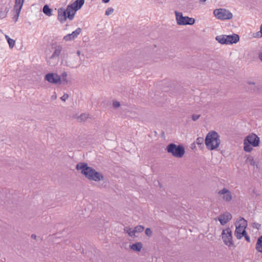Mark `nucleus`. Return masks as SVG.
<instances>
[{
	"label": "nucleus",
	"mask_w": 262,
	"mask_h": 262,
	"mask_svg": "<svg viewBox=\"0 0 262 262\" xmlns=\"http://www.w3.org/2000/svg\"><path fill=\"white\" fill-rule=\"evenodd\" d=\"M258 57L260 61H262V52L259 54Z\"/></svg>",
	"instance_id": "79ce46f5"
},
{
	"label": "nucleus",
	"mask_w": 262,
	"mask_h": 262,
	"mask_svg": "<svg viewBox=\"0 0 262 262\" xmlns=\"http://www.w3.org/2000/svg\"><path fill=\"white\" fill-rule=\"evenodd\" d=\"M120 105V102L117 101H115L113 102V106L114 108H117Z\"/></svg>",
	"instance_id": "e433bc0d"
},
{
	"label": "nucleus",
	"mask_w": 262,
	"mask_h": 262,
	"mask_svg": "<svg viewBox=\"0 0 262 262\" xmlns=\"http://www.w3.org/2000/svg\"><path fill=\"white\" fill-rule=\"evenodd\" d=\"M84 0H76L73 3L69 5L65 9L60 8L58 9L57 19L61 24H63L67 19L72 20L74 19L75 13L83 6Z\"/></svg>",
	"instance_id": "f257e3e1"
},
{
	"label": "nucleus",
	"mask_w": 262,
	"mask_h": 262,
	"mask_svg": "<svg viewBox=\"0 0 262 262\" xmlns=\"http://www.w3.org/2000/svg\"><path fill=\"white\" fill-rule=\"evenodd\" d=\"M239 222L241 223L238 226H236L235 230V235L237 239H241L242 238L241 232L242 231L245 229L247 225V221L243 217H242Z\"/></svg>",
	"instance_id": "ddd939ff"
},
{
	"label": "nucleus",
	"mask_w": 262,
	"mask_h": 262,
	"mask_svg": "<svg viewBox=\"0 0 262 262\" xmlns=\"http://www.w3.org/2000/svg\"><path fill=\"white\" fill-rule=\"evenodd\" d=\"M232 219L231 214L229 212H226L219 216L218 220L222 225H225L229 220Z\"/></svg>",
	"instance_id": "dca6fc26"
},
{
	"label": "nucleus",
	"mask_w": 262,
	"mask_h": 262,
	"mask_svg": "<svg viewBox=\"0 0 262 262\" xmlns=\"http://www.w3.org/2000/svg\"><path fill=\"white\" fill-rule=\"evenodd\" d=\"M82 57L83 58H84V55H83V54H82Z\"/></svg>",
	"instance_id": "8fccbe9b"
},
{
	"label": "nucleus",
	"mask_w": 262,
	"mask_h": 262,
	"mask_svg": "<svg viewBox=\"0 0 262 262\" xmlns=\"http://www.w3.org/2000/svg\"><path fill=\"white\" fill-rule=\"evenodd\" d=\"M244 141L247 143L251 144L253 147L259 146L260 140L259 138L255 134H251L247 136Z\"/></svg>",
	"instance_id": "9b49d317"
},
{
	"label": "nucleus",
	"mask_w": 262,
	"mask_h": 262,
	"mask_svg": "<svg viewBox=\"0 0 262 262\" xmlns=\"http://www.w3.org/2000/svg\"><path fill=\"white\" fill-rule=\"evenodd\" d=\"M205 142L208 149L210 150L215 149L219 147L221 143L220 136L217 132L210 131L207 134Z\"/></svg>",
	"instance_id": "7ed1b4c3"
},
{
	"label": "nucleus",
	"mask_w": 262,
	"mask_h": 262,
	"mask_svg": "<svg viewBox=\"0 0 262 262\" xmlns=\"http://www.w3.org/2000/svg\"><path fill=\"white\" fill-rule=\"evenodd\" d=\"M248 83L249 85H252L251 86V88H253V90L254 91H260V90H261L262 89V86H261V85L258 84H256L254 82L248 81Z\"/></svg>",
	"instance_id": "412c9836"
},
{
	"label": "nucleus",
	"mask_w": 262,
	"mask_h": 262,
	"mask_svg": "<svg viewBox=\"0 0 262 262\" xmlns=\"http://www.w3.org/2000/svg\"><path fill=\"white\" fill-rule=\"evenodd\" d=\"M260 29L261 30V34H262V24L260 26Z\"/></svg>",
	"instance_id": "09e8293b"
},
{
	"label": "nucleus",
	"mask_w": 262,
	"mask_h": 262,
	"mask_svg": "<svg viewBox=\"0 0 262 262\" xmlns=\"http://www.w3.org/2000/svg\"><path fill=\"white\" fill-rule=\"evenodd\" d=\"M62 51V47L61 46H57L54 49L52 55L49 57L47 62L51 66H55L59 61V56Z\"/></svg>",
	"instance_id": "0eeeda50"
},
{
	"label": "nucleus",
	"mask_w": 262,
	"mask_h": 262,
	"mask_svg": "<svg viewBox=\"0 0 262 262\" xmlns=\"http://www.w3.org/2000/svg\"><path fill=\"white\" fill-rule=\"evenodd\" d=\"M110 0H102V2L103 3H107L108 2H109Z\"/></svg>",
	"instance_id": "a18cd8bd"
},
{
	"label": "nucleus",
	"mask_w": 262,
	"mask_h": 262,
	"mask_svg": "<svg viewBox=\"0 0 262 262\" xmlns=\"http://www.w3.org/2000/svg\"><path fill=\"white\" fill-rule=\"evenodd\" d=\"M245 239L249 243L250 242V237L247 235L245 236Z\"/></svg>",
	"instance_id": "a19ab883"
},
{
	"label": "nucleus",
	"mask_w": 262,
	"mask_h": 262,
	"mask_svg": "<svg viewBox=\"0 0 262 262\" xmlns=\"http://www.w3.org/2000/svg\"><path fill=\"white\" fill-rule=\"evenodd\" d=\"M253 37L255 38H260L262 37V34H261V30L253 34Z\"/></svg>",
	"instance_id": "2f4dec72"
},
{
	"label": "nucleus",
	"mask_w": 262,
	"mask_h": 262,
	"mask_svg": "<svg viewBox=\"0 0 262 262\" xmlns=\"http://www.w3.org/2000/svg\"><path fill=\"white\" fill-rule=\"evenodd\" d=\"M215 39L221 44L231 45L237 43L239 40V37L236 34L230 35H221L216 36Z\"/></svg>",
	"instance_id": "39448f33"
},
{
	"label": "nucleus",
	"mask_w": 262,
	"mask_h": 262,
	"mask_svg": "<svg viewBox=\"0 0 262 262\" xmlns=\"http://www.w3.org/2000/svg\"><path fill=\"white\" fill-rule=\"evenodd\" d=\"M124 231L125 232L127 233L129 236H131V237H133L134 236V230H132V228H130L129 227H125L124 228Z\"/></svg>",
	"instance_id": "393cba45"
},
{
	"label": "nucleus",
	"mask_w": 262,
	"mask_h": 262,
	"mask_svg": "<svg viewBox=\"0 0 262 262\" xmlns=\"http://www.w3.org/2000/svg\"><path fill=\"white\" fill-rule=\"evenodd\" d=\"M7 16V12L0 10V19H3Z\"/></svg>",
	"instance_id": "473e14b6"
},
{
	"label": "nucleus",
	"mask_w": 262,
	"mask_h": 262,
	"mask_svg": "<svg viewBox=\"0 0 262 262\" xmlns=\"http://www.w3.org/2000/svg\"><path fill=\"white\" fill-rule=\"evenodd\" d=\"M143 245L141 242L135 243L130 246V248L134 251L139 252L141 250Z\"/></svg>",
	"instance_id": "f3484780"
},
{
	"label": "nucleus",
	"mask_w": 262,
	"mask_h": 262,
	"mask_svg": "<svg viewBox=\"0 0 262 262\" xmlns=\"http://www.w3.org/2000/svg\"><path fill=\"white\" fill-rule=\"evenodd\" d=\"M21 9L20 8H14V11L15 12V14L13 16V18L14 19L15 22L17 21L18 20Z\"/></svg>",
	"instance_id": "5701e85b"
},
{
	"label": "nucleus",
	"mask_w": 262,
	"mask_h": 262,
	"mask_svg": "<svg viewBox=\"0 0 262 262\" xmlns=\"http://www.w3.org/2000/svg\"><path fill=\"white\" fill-rule=\"evenodd\" d=\"M218 194L223 195V200L226 202H230L232 199L231 192L226 188H224L218 192Z\"/></svg>",
	"instance_id": "4468645a"
},
{
	"label": "nucleus",
	"mask_w": 262,
	"mask_h": 262,
	"mask_svg": "<svg viewBox=\"0 0 262 262\" xmlns=\"http://www.w3.org/2000/svg\"><path fill=\"white\" fill-rule=\"evenodd\" d=\"M255 249L258 252L262 253V235L258 238Z\"/></svg>",
	"instance_id": "a211bd4d"
},
{
	"label": "nucleus",
	"mask_w": 262,
	"mask_h": 262,
	"mask_svg": "<svg viewBox=\"0 0 262 262\" xmlns=\"http://www.w3.org/2000/svg\"><path fill=\"white\" fill-rule=\"evenodd\" d=\"M244 149L246 152H251L253 150V148L251 147V145L247 143V142L244 141Z\"/></svg>",
	"instance_id": "b1692460"
},
{
	"label": "nucleus",
	"mask_w": 262,
	"mask_h": 262,
	"mask_svg": "<svg viewBox=\"0 0 262 262\" xmlns=\"http://www.w3.org/2000/svg\"><path fill=\"white\" fill-rule=\"evenodd\" d=\"M207 0H199L200 2L201 3H204Z\"/></svg>",
	"instance_id": "de8ad7c7"
},
{
	"label": "nucleus",
	"mask_w": 262,
	"mask_h": 262,
	"mask_svg": "<svg viewBox=\"0 0 262 262\" xmlns=\"http://www.w3.org/2000/svg\"><path fill=\"white\" fill-rule=\"evenodd\" d=\"M145 233L147 236L150 237L152 235V231L150 228H147L145 229Z\"/></svg>",
	"instance_id": "c756f323"
},
{
	"label": "nucleus",
	"mask_w": 262,
	"mask_h": 262,
	"mask_svg": "<svg viewBox=\"0 0 262 262\" xmlns=\"http://www.w3.org/2000/svg\"><path fill=\"white\" fill-rule=\"evenodd\" d=\"M168 153L171 154L173 157L181 158L185 154V148L182 145H176L174 143L169 144L166 148Z\"/></svg>",
	"instance_id": "20e7f679"
},
{
	"label": "nucleus",
	"mask_w": 262,
	"mask_h": 262,
	"mask_svg": "<svg viewBox=\"0 0 262 262\" xmlns=\"http://www.w3.org/2000/svg\"><path fill=\"white\" fill-rule=\"evenodd\" d=\"M214 15L219 19H230L232 18V14L225 9H215L213 11Z\"/></svg>",
	"instance_id": "1a4fd4ad"
},
{
	"label": "nucleus",
	"mask_w": 262,
	"mask_h": 262,
	"mask_svg": "<svg viewBox=\"0 0 262 262\" xmlns=\"http://www.w3.org/2000/svg\"><path fill=\"white\" fill-rule=\"evenodd\" d=\"M175 15L177 23L180 26L192 25L195 23V19L193 18L184 16L182 12L175 11Z\"/></svg>",
	"instance_id": "423d86ee"
},
{
	"label": "nucleus",
	"mask_w": 262,
	"mask_h": 262,
	"mask_svg": "<svg viewBox=\"0 0 262 262\" xmlns=\"http://www.w3.org/2000/svg\"><path fill=\"white\" fill-rule=\"evenodd\" d=\"M8 42L10 48L12 49L14 47L15 43V41L11 38H9Z\"/></svg>",
	"instance_id": "cd10ccee"
},
{
	"label": "nucleus",
	"mask_w": 262,
	"mask_h": 262,
	"mask_svg": "<svg viewBox=\"0 0 262 262\" xmlns=\"http://www.w3.org/2000/svg\"><path fill=\"white\" fill-rule=\"evenodd\" d=\"M45 80L52 84H60V77L57 73H48L45 77Z\"/></svg>",
	"instance_id": "f8f14e48"
},
{
	"label": "nucleus",
	"mask_w": 262,
	"mask_h": 262,
	"mask_svg": "<svg viewBox=\"0 0 262 262\" xmlns=\"http://www.w3.org/2000/svg\"><path fill=\"white\" fill-rule=\"evenodd\" d=\"M241 235L242 237L243 236L245 237V236L247 235V233L246 231L245 230V229H244V230L242 231Z\"/></svg>",
	"instance_id": "4c0bfd02"
},
{
	"label": "nucleus",
	"mask_w": 262,
	"mask_h": 262,
	"mask_svg": "<svg viewBox=\"0 0 262 262\" xmlns=\"http://www.w3.org/2000/svg\"><path fill=\"white\" fill-rule=\"evenodd\" d=\"M83 60L81 57L71 55L66 61V66L71 69H77L82 64Z\"/></svg>",
	"instance_id": "6e6552de"
},
{
	"label": "nucleus",
	"mask_w": 262,
	"mask_h": 262,
	"mask_svg": "<svg viewBox=\"0 0 262 262\" xmlns=\"http://www.w3.org/2000/svg\"><path fill=\"white\" fill-rule=\"evenodd\" d=\"M222 236L223 242L226 245L229 247L234 246L232 241V231L229 228L223 230Z\"/></svg>",
	"instance_id": "9d476101"
},
{
	"label": "nucleus",
	"mask_w": 262,
	"mask_h": 262,
	"mask_svg": "<svg viewBox=\"0 0 262 262\" xmlns=\"http://www.w3.org/2000/svg\"><path fill=\"white\" fill-rule=\"evenodd\" d=\"M252 227L254 228H256V229L258 230L260 228L261 225L260 224H259V223H254L253 224Z\"/></svg>",
	"instance_id": "f704fd0d"
},
{
	"label": "nucleus",
	"mask_w": 262,
	"mask_h": 262,
	"mask_svg": "<svg viewBox=\"0 0 262 262\" xmlns=\"http://www.w3.org/2000/svg\"><path fill=\"white\" fill-rule=\"evenodd\" d=\"M5 38L7 41L8 40L9 38H10L7 35H5Z\"/></svg>",
	"instance_id": "49530a36"
},
{
	"label": "nucleus",
	"mask_w": 262,
	"mask_h": 262,
	"mask_svg": "<svg viewBox=\"0 0 262 262\" xmlns=\"http://www.w3.org/2000/svg\"><path fill=\"white\" fill-rule=\"evenodd\" d=\"M56 98H57L56 94L55 92H54V95H53L51 96V99L55 100L56 99Z\"/></svg>",
	"instance_id": "ea45409f"
},
{
	"label": "nucleus",
	"mask_w": 262,
	"mask_h": 262,
	"mask_svg": "<svg viewBox=\"0 0 262 262\" xmlns=\"http://www.w3.org/2000/svg\"><path fill=\"white\" fill-rule=\"evenodd\" d=\"M68 74L66 72H63L61 73V75H59L60 77V84H67L68 80L67 79Z\"/></svg>",
	"instance_id": "6ab92c4d"
},
{
	"label": "nucleus",
	"mask_w": 262,
	"mask_h": 262,
	"mask_svg": "<svg viewBox=\"0 0 262 262\" xmlns=\"http://www.w3.org/2000/svg\"><path fill=\"white\" fill-rule=\"evenodd\" d=\"M31 237L33 239H36V235L35 234H32Z\"/></svg>",
	"instance_id": "37998d69"
},
{
	"label": "nucleus",
	"mask_w": 262,
	"mask_h": 262,
	"mask_svg": "<svg viewBox=\"0 0 262 262\" xmlns=\"http://www.w3.org/2000/svg\"><path fill=\"white\" fill-rule=\"evenodd\" d=\"M24 0H15V5L14 8L21 9Z\"/></svg>",
	"instance_id": "a878e982"
},
{
	"label": "nucleus",
	"mask_w": 262,
	"mask_h": 262,
	"mask_svg": "<svg viewBox=\"0 0 262 262\" xmlns=\"http://www.w3.org/2000/svg\"><path fill=\"white\" fill-rule=\"evenodd\" d=\"M80 55H81V51L80 50H77L76 51V54L75 55H73V56L81 57Z\"/></svg>",
	"instance_id": "58836bf2"
},
{
	"label": "nucleus",
	"mask_w": 262,
	"mask_h": 262,
	"mask_svg": "<svg viewBox=\"0 0 262 262\" xmlns=\"http://www.w3.org/2000/svg\"><path fill=\"white\" fill-rule=\"evenodd\" d=\"M89 118V114L86 113H83L78 118L79 121L84 122L88 118Z\"/></svg>",
	"instance_id": "4be33fe9"
},
{
	"label": "nucleus",
	"mask_w": 262,
	"mask_h": 262,
	"mask_svg": "<svg viewBox=\"0 0 262 262\" xmlns=\"http://www.w3.org/2000/svg\"><path fill=\"white\" fill-rule=\"evenodd\" d=\"M144 229V227L141 225H138L135 227L134 229V234L136 232H142Z\"/></svg>",
	"instance_id": "bb28decb"
},
{
	"label": "nucleus",
	"mask_w": 262,
	"mask_h": 262,
	"mask_svg": "<svg viewBox=\"0 0 262 262\" xmlns=\"http://www.w3.org/2000/svg\"><path fill=\"white\" fill-rule=\"evenodd\" d=\"M113 12L114 9L113 8L110 7L106 10L105 14L108 16L111 14Z\"/></svg>",
	"instance_id": "7c9ffc66"
},
{
	"label": "nucleus",
	"mask_w": 262,
	"mask_h": 262,
	"mask_svg": "<svg viewBox=\"0 0 262 262\" xmlns=\"http://www.w3.org/2000/svg\"><path fill=\"white\" fill-rule=\"evenodd\" d=\"M81 29L78 28L76 30L73 31L72 33L67 34L63 37V40L68 41L74 40L77 37L78 35L81 32Z\"/></svg>",
	"instance_id": "2eb2a0df"
},
{
	"label": "nucleus",
	"mask_w": 262,
	"mask_h": 262,
	"mask_svg": "<svg viewBox=\"0 0 262 262\" xmlns=\"http://www.w3.org/2000/svg\"><path fill=\"white\" fill-rule=\"evenodd\" d=\"M200 115L193 114L192 115L191 118L193 121H196L200 117Z\"/></svg>",
	"instance_id": "72a5a7b5"
},
{
	"label": "nucleus",
	"mask_w": 262,
	"mask_h": 262,
	"mask_svg": "<svg viewBox=\"0 0 262 262\" xmlns=\"http://www.w3.org/2000/svg\"><path fill=\"white\" fill-rule=\"evenodd\" d=\"M204 140L203 137H199L196 139V143L199 145H202L203 144Z\"/></svg>",
	"instance_id": "c85d7f7f"
},
{
	"label": "nucleus",
	"mask_w": 262,
	"mask_h": 262,
	"mask_svg": "<svg viewBox=\"0 0 262 262\" xmlns=\"http://www.w3.org/2000/svg\"><path fill=\"white\" fill-rule=\"evenodd\" d=\"M9 8H6L5 9V11L4 12H7V14L8 12H9Z\"/></svg>",
	"instance_id": "c03bdc74"
},
{
	"label": "nucleus",
	"mask_w": 262,
	"mask_h": 262,
	"mask_svg": "<svg viewBox=\"0 0 262 262\" xmlns=\"http://www.w3.org/2000/svg\"><path fill=\"white\" fill-rule=\"evenodd\" d=\"M42 11L44 14L48 16H50L52 15V9L50 8L47 5H46L43 6Z\"/></svg>",
	"instance_id": "aec40b11"
},
{
	"label": "nucleus",
	"mask_w": 262,
	"mask_h": 262,
	"mask_svg": "<svg viewBox=\"0 0 262 262\" xmlns=\"http://www.w3.org/2000/svg\"><path fill=\"white\" fill-rule=\"evenodd\" d=\"M69 98V95L67 93L63 94V95L60 98V99L63 101H66L68 98Z\"/></svg>",
	"instance_id": "c9c22d12"
},
{
	"label": "nucleus",
	"mask_w": 262,
	"mask_h": 262,
	"mask_svg": "<svg viewBox=\"0 0 262 262\" xmlns=\"http://www.w3.org/2000/svg\"><path fill=\"white\" fill-rule=\"evenodd\" d=\"M76 168L78 170H80L81 173L89 180L100 182L104 179V177L102 173L97 171L93 167L89 166L86 163H78Z\"/></svg>",
	"instance_id": "f03ea898"
}]
</instances>
